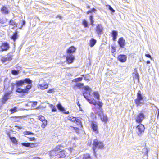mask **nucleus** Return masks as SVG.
<instances>
[{"instance_id":"nucleus-1","label":"nucleus","mask_w":159,"mask_h":159,"mask_svg":"<svg viewBox=\"0 0 159 159\" xmlns=\"http://www.w3.org/2000/svg\"><path fill=\"white\" fill-rule=\"evenodd\" d=\"M102 102L100 101H99L97 103V105L99 106L98 110V111L97 113L100 117L101 120L106 123L108 119L107 116L104 115L103 114L102 108Z\"/></svg>"},{"instance_id":"nucleus-2","label":"nucleus","mask_w":159,"mask_h":159,"mask_svg":"<svg viewBox=\"0 0 159 159\" xmlns=\"http://www.w3.org/2000/svg\"><path fill=\"white\" fill-rule=\"evenodd\" d=\"M51 154L53 156H57L59 158L64 157L66 156V152L60 149L53 150L51 152Z\"/></svg>"},{"instance_id":"nucleus-3","label":"nucleus","mask_w":159,"mask_h":159,"mask_svg":"<svg viewBox=\"0 0 159 159\" xmlns=\"http://www.w3.org/2000/svg\"><path fill=\"white\" fill-rule=\"evenodd\" d=\"M104 146L102 142L99 141L97 139L93 140L92 148L94 153H95L96 149L102 148Z\"/></svg>"},{"instance_id":"nucleus-4","label":"nucleus","mask_w":159,"mask_h":159,"mask_svg":"<svg viewBox=\"0 0 159 159\" xmlns=\"http://www.w3.org/2000/svg\"><path fill=\"white\" fill-rule=\"evenodd\" d=\"M135 103L137 106H141L143 104V97L142 96L141 92L138 91L137 95V98L135 100Z\"/></svg>"},{"instance_id":"nucleus-5","label":"nucleus","mask_w":159,"mask_h":159,"mask_svg":"<svg viewBox=\"0 0 159 159\" xmlns=\"http://www.w3.org/2000/svg\"><path fill=\"white\" fill-rule=\"evenodd\" d=\"M145 130L144 126L142 124H140L138 125L136 128V132L137 134L141 136L143 135L144 133Z\"/></svg>"},{"instance_id":"nucleus-6","label":"nucleus","mask_w":159,"mask_h":159,"mask_svg":"<svg viewBox=\"0 0 159 159\" xmlns=\"http://www.w3.org/2000/svg\"><path fill=\"white\" fill-rule=\"evenodd\" d=\"M32 81L29 79L26 78L24 80H21L20 81H17L16 83L17 87L21 86L23 85H24L25 83H28V84H31Z\"/></svg>"},{"instance_id":"nucleus-7","label":"nucleus","mask_w":159,"mask_h":159,"mask_svg":"<svg viewBox=\"0 0 159 159\" xmlns=\"http://www.w3.org/2000/svg\"><path fill=\"white\" fill-rule=\"evenodd\" d=\"M145 118V115L142 113H138L134 116V119L136 121L139 123H141Z\"/></svg>"},{"instance_id":"nucleus-8","label":"nucleus","mask_w":159,"mask_h":159,"mask_svg":"<svg viewBox=\"0 0 159 159\" xmlns=\"http://www.w3.org/2000/svg\"><path fill=\"white\" fill-rule=\"evenodd\" d=\"M95 30L97 34L100 35L103 34V28L101 24H98L96 26Z\"/></svg>"},{"instance_id":"nucleus-9","label":"nucleus","mask_w":159,"mask_h":159,"mask_svg":"<svg viewBox=\"0 0 159 159\" xmlns=\"http://www.w3.org/2000/svg\"><path fill=\"white\" fill-rule=\"evenodd\" d=\"M41 80L40 81L38 84V88L42 90H44L47 89L48 87V84L46 82L43 81L41 83Z\"/></svg>"},{"instance_id":"nucleus-10","label":"nucleus","mask_w":159,"mask_h":159,"mask_svg":"<svg viewBox=\"0 0 159 159\" xmlns=\"http://www.w3.org/2000/svg\"><path fill=\"white\" fill-rule=\"evenodd\" d=\"M12 56L10 53H9L7 56L2 57L1 61L3 63L7 61H11L12 59Z\"/></svg>"},{"instance_id":"nucleus-11","label":"nucleus","mask_w":159,"mask_h":159,"mask_svg":"<svg viewBox=\"0 0 159 159\" xmlns=\"http://www.w3.org/2000/svg\"><path fill=\"white\" fill-rule=\"evenodd\" d=\"M74 59V56L71 54H69L66 56V60L68 64L72 63Z\"/></svg>"},{"instance_id":"nucleus-12","label":"nucleus","mask_w":159,"mask_h":159,"mask_svg":"<svg viewBox=\"0 0 159 159\" xmlns=\"http://www.w3.org/2000/svg\"><path fill=\"white\" fill-rule=\"evenodd\" d=\"M91 126L93 131L96 133H98V130L97 123L95 122H92L91 123Z\"/></svg>"},{"instance_id":"nucleus-13","label":"nucleus","mask_w":159,"mask_h":159,"mask_svg":"<svg viewBox=\"0 0 159 159\" xmlns=\"http://www.w3.org/2000/svg\"><path fill=\"white\" fill-rule=\"evenodd\" d=\"M11 93V91L5 93L2 100V102L3 103H5L6 101L9 99V96Z\"/></svg>"},{"instance_id":"nucleus-14","label":"nucleus","mask_w":159,"mask_h":159,"mask_svg":"<svg viewBox=\"0 0 159 159\" xmlns=\"http://www.w3.org/2000/svg\"><path fill=\"white\" fill-rule=\"evenodd\" d=\"M118 43L121 48H123L125 44V41L123 37L119 38Z\"/></svg>"},{"instance_id":"nucleus-15","label":"nucleus","mask_w":159,"mask_h":159,"mask_svg":"<svg viewBox=\"0 0 159 159\" xmlns=\"http://www.w3.org/2000/svg\"><path fill=\"white\" fill-rule=\"evenodd\" d=\"M57 107L58 109L60 111L64 113L67 114H69V111H66V110L64 108L62 107L61 104L60 103H58L57 105Z\"/></svg>"},{"instance_id":"nucleus-16","label":"nucleus","mask_w":159,"mask_h":159,"mask_svg":"<svg viewBox=\"0 0 159 159\" xmlns=\"http://www.w3.org/2000/svg\"><path fill=\"white\" fill-rule=\"evenodd\" d=\"M118 60L122 62H125L127 59V57L126 55H120L118 57Z\"/></svg>"},{"instance_id":"nucleus-17","label":"nucleus","mask_w":159,"mask_h":159,"mask_svg":"<svg viewBox=\"0 0 159 159\" xmlns=\"http://www.w3.org/2000/svg\"><path fill=\"white\" fill-rule=\"evenodd\" d=\"M2 51L7 50L9 48V44L7 43L2 44L1 47Z\"/></svg>"},{"instance_id":"nucleus-18","label":"nucleus","mask_w":159,"mask_h":159,"mask_svg":"<svg viewBox=\"0 0 159 159\" xmlns=\"http://www.w3.org/2000/svg\"><path fill=\"white\" fill-rule=\"evenodd\" d=\"M1 12L4 14H7L9 13V11L7 7L4 6H3L1 9Z\"/></svg>"},{"instance_id":"nucleus-19","label":"nucleus","mask_w":159,"mask_h":159,"mask_svg":"<svg viewBox=\"0 0 159 159\" xmlns=\"http://www.w3.org/2000/svg\"><path fill=\"white\" fill-rule=\"evenodd\" d=\"M76 50V48L74 46H71L67 50V52L68 54H71V53L74 52Z\"/></svg>"},{"instance_id":"nucleus-20","label":"nucleus","mask_w":159,"mask_h":159,"mask_svg":"<svg viewBox=\"0 0 159 159\" xmlns=\"http://www.w3.org/2000/svg\"><path fill=\"white\" fill-rule=\"evenodd\" d=\"M21 144L23 146L32 148L34 147L35 145L34 143H23Z\"/></svg>"},{"instance_id":"nucleus-21","label":"nucleus","mask_w":159,"mask_h":159,"mask_svg":"<svg viewBox=\"0 0 159 159\" xmlns=\"http://www.w3.org/2000/svg\"><path fill=\"white\" fill-rule=\"evenodd\" d=\"M112 35L113 37V40L116 41L118 35L117 32L116 31L113 30L112 32Z\"/></svg>"},{"instance_id":"nucleus-22","label":"nucleus","mask_w":159,"mask_h":159,"mask_svg":"<svg viewBox=\"0 0 159 159\" xmlns=\"http://www.w3.org/2000/svg\"><path fill=\"white\" fill-rule=\"evenodd\" d=\"M133 76L134 80H139V75L136 71H134L133 74Z\"/></svg>"},{"instance_id":"nucleus-23","label":"nucleus","mask_w":159,"mask_h":159,"mask_svg":"<svg viewBox=\"0 0 159 159\" xmlns=\"http://www.w3.org/2000/svg\"><path fill=\"white\" fill-rule=\"evenodd\" d=\"M96 43V40L93 39H91L90 41V46L91 47H93Z\"/></svg>"},{"instance_id":"nucleus-24","label":"nucleus","mask_w":159,"mask_h":159,"mask_svg":"<svg viewBox=\"0 0 159 159\" xmlns=\"http://www.w3.org/2000/svg\"><path fill=\"white\" fill-rule=\"evenodd\" d=\"M87 101L90 103L96 105L97 103L96 101L93 98L92 99H87Z\"/></svg>"},{"instance_id":"nucleus-25","label":"nucleus","mask_w":159,"mask_h":159,"mask_svg":"<svg viewBox=\"0 0 159 159\" xmlns=\"http://www.w3.org/2000/svg\"><path fill=\"white\" fill-rule=\"evenodd\" d=\"M94 97L96 98L98 100H100V95L98 92H94L93 93Z\"/></svg>"},{"instance_id":"nucleus-26","label":"nucleus","mask_w":159,"mask_h":159,"mask_svg":"<svg viewBox=\"0 0 159 159\" xmlns=\"http://www.w3.org/2000/svg\"><path fill=\"white\" fill-rule=\"evenodd\" d=\"M90 91H89V92H84L83 93V95L84 97L87 100V99H88V98L90 96Z\"/></svg>"},{"instance_id":"nucleus-27","label":"nucleus","mask_w":159,"mask_h":159,"mask_svg":"<svg viewBox=\"0 0 159 159\" xmlns=\"http://www.w3.org/2000/svg\"><path fill=\"white\" fill-rule=\"evenodd\" d=\"M16 92L19 93H27L26 90H25L24 89H22L21 88H18L17 89Z\"/></svg>"},{"instance_id":"nucleus-28","label":"nucleus","mask_w":159,"mask_h":159,"mask_svg":"<svg viewBox=\"0 0 159 159\" xmlns=\"http://www.w3.org/2000/svg\"><path fill=\"white\" fill-rule=\"evenodd\" d=\"M83 84L81 83H77L76 85H75L74 86V89H76L77 88H80L81 87H82L83 86Z\"/></svg>"},{"instance_id":"nucleus-29","label":"nucleus","mask_w":159,"mask_h":159,"mask_svg":"<svg viewBox=\"0 0 159 159\" xmlns=\"http://www.w3.org/2000/svg\"><path fill=\"white\" fill-rule=\"evenodd\" d=\"M18 38L17 33V32H15L14 33L13 35L11 37V39H12L15 42L16 39Z\"/></svg>"},{"instance_id":"nucleus-30","label":"nucleus","mask_w":159,"mask_h":159,"mask_svg":"<svg viewBox=\"0 0 159 159\" xmlns=\"http://www.w3.org/2000/svg\"><path fill=\"white\" fill-rule=\"evenodd\" d=\"M9 24L12 26H14V27L17 26V24L16 22L13 20H11L9 22Z\"/></svg>"},{"instance_id":"nucleus-31","label":"nucleus","mask_w":159,"mask_h":159,"mask_svg":"<svg viewBox=\"0 0 159 159\" xmlns=\"http://www.w3.org/2000/svg\"><path fill=\"white\" fill-rule=\"evenodd\" d=\"M82 159H92V158L89 154H85L83 155Z\"/></svg>"},{"instance_id":"nucleus-32","label":"nucleus","mask_w":159,"mask_h":159,"mask_svg":"<svg viewBox=\"0 0 159 159\" xmlns=\"http://www.w3.org/2000/svg\"><path fill=\"white\" fill-rule=\"evenodd\" d=\"M10 139L11 141L14 144H16L17 143V141L16 139L13 137H10Z\"/></svg>"},{"instance_id":"nucleus-33","label":"nucleus","mask_w":159,"mask_h":159,"mask_svg":"<svg viewBox=\"0 0 159 159\" xmlns=\"http://www.w3.org/2000/svg\"><path fill=\"white\" fill-rule=\"evenodd\" d=\"M23 134L25 135H35V134L30 131H25L23 132Z\"/></svg>"},{"instance_id":"nucleus-34","label":"nucleus","mask_w":159,"mask_h":159,"mask_svg":"<svg viewBox=\"0 0 159 159\" xmlns=\"http://www.w3.org/2000/svg\"><path fill=\"white\" fill-rule=\"evenodd\" d=\"M67 119H68V120L72 121H77V120H76L77 119L75 117L68 116L67 117Z\"/></svg>"},{"instance_id":"nucleus-35","label":"nucleus","mask_w":159,"mask_h":159,"mask_svg":"<svg viewBox=\"0 0 159 159\" xmlns=\"http://www.w3.org/2000/svg\"><path fill=\"white\" fill-rule=\"evenodd\" d=\"M47 125V121L44 120L42 122V124L41 125V127L43 128H44Z\"/></svg>"},{"instance_id":"nucleus-36","label":"nucleus","mask_w":159,"mask_h":159,"mask_svg":"<svg viewBox=\"0 0 159 159\" xmlns=\"http://www.w3.org/2000/svg\"><path fill=\"white\" fill-rule=\"evenodd\" d=\"M84 89L85 90L88 91V92H89V91H90V92L91 91V89H90L89 86H85L84 87Z\"/></svg>"},{"instance_id":"nucleus-37","label":"nucleus","mask_w":159,"mask_h":159,"mask_svg":"<svg viewBox=\"0 0 159 159\" xmlns=\"http://www.w3.org/2000/svg\"><path fill=\"white\" fill-rule=\"evenodd\" d=\"M84 77V79L85 80L87 81H89V75H82Z\"/></svg>"},{"instance_id":"nucleus-38","label":"nucleus","mask_w":159,"mask_h":159,"mask_svg":"<svg viewBox=\"0 0 159 159\" xmlns=\"http://www.w3.org/2000/svg\"><path fill=\"white\" fill-rule=\"evenodd\" d=\"M55 89L52 88L51 89H50L48 91L47 93H52L54 92L55 91Z\"/></svg>"},{"instance_id":"nucleus-39","label":"nucleus","mask_w":159,"mask_h":159,"mask_svg":"<svg viewBox=\"0 0 159 159\" xmlns=\"http://www.w3.org/2000/svg\"><path fill=\"white\" fill-rule=\"evenodd\" d=\"M11 73L14 75H17L18 74L19 71L15 70H12Z\"/></svg>"},{"instance_id":"nucleus-40","label":"nucleus","mask_w":159,"mask_h":159,"mask_svg":"<svg viewBox=\"0 0 159 159\" xmlns=\"http://www.w3.org/2000/svg\"><path fill=\"white\" fill-rule=\"evenodd\" d=\"M107 7L108 9L111 11L112 12H114L115 11L113 9V8L111 7L110 5H107Z\"/></svg>"},{"instance_id":"nucleus-41","label":"nucleus","mask_w":159,"mask_h":159,"mask_svg":"<svg viewBox=\"0 0 159 159\" xmlns=\"http://www.w3.org/2000/svg\"><path fill=\"white\" fill-rule=\"evenodd\" d=\"M39 120L41 121H43L44 120H46L43 116H40L39 117Z\"/></svg>"},{"instance_id":"nucleus-42","label":"nucleus","mask_w":159,"mask_h":159,"mask_svg":"<svg viewBox=\"0 0 159 159\" xmlns=\"http://www.w3.org/2000/svg\"><path fill=\"white\" fill-rule=\"evenodd\" d=\"M83 79L82 77H79L75 79V81L76 82H79L81 81Z\"/></svg>"},{"instance_id":"nucleus-43","label":"nucleus","mask_w":159,"mask_h":159,"mask_svg":"<svg viewBox=\"0 0 159 159\" xmlns=\"http://www.w3.org/2000/svg\"><path fill=\"white\" fill-rule=\"evenodd\" d=\"M10 111L12 113L16 112L17 111V108L15 107L11 109Z\"/></svg>"},{"instance_id":"nucleus-44","label":"nucleus","mask_w":159,"mask_h":159,"mask_svg":"<svg viewBox=\"0 0 159 159\" xmlns=\"http://www.w3.org/2000/svg\"><path fill=\"white\" fill-rule=\"evenodd\" d=\"M83 25L85 27L88 26V23L86 21L84 20L83 22Z\"/></svg>"},{"instance_id":"nucleus-45","label":"nucleus","mask_w":159,"mask_h":159,"mask_svg":"<svg viewBox=\"0 0 159 159\" xmlns=\"http://www.w3.org/2000/svg\"><path fill=\"white\" fill-rule=\"evenodd\" d=\"M31 85H28L26 86V89H24L25 90H26L27 93L28 90L31 89Z\"/></svg>"},{"instance_id":"nucleus-46","label":"nucleus","mask_w":159,"mask_h":159,"mask_svg":"<svg viewBox=\"0 0 159 159\" xmlns=\"http://www.w3.org/2000/svg\"><path fill=\"white\" fill-rule=\"evenodd\" d=\"M16 85V83H11V90H13L14 88L15 87V86Z\"/></svg>"},{"instance_id":"nucleus-47","label":"nucleus","mask_w":159,"mask_h":159,"mask_svg":"<svg viewBox=\"0 0 159 159\" xmlns=\"http://www.w3.org/2000/svg\"><path fill=\"white\" fill-rule=\"evenodd\" d=\"M21 24H22V25H21V27L19 28L20 29H21L22 28L23 26L25 25V21L24 20H23L22 23H21Z\"/></svg>"},{"instance_id":"nucleus-48","label":"nucleus","mask_w":159,"mask_h":159,"mask_svg":"<svg viewBox=\"0 0 159 159\" xmlns=\"http://www.w3.org/2000/svg\"><path fill=\"white\" fill-rule=\"evenodd\" d=\"M145 56L146 57L150 58L151 59V60H152V57H151V56L150 54H146L145 55Z\"/></svg>"},{"instance_id":"nucleus-49","label":"nucleus","mask_w":159,"mask_h":159,"mask_svg":"<svg viewBox=\"0 0 159 159\" xmlns=\"http://www.w3.org/2000/svg\"><path fill=\"white\" fill-rule=\"evenodd\" d=\"M116 51V49H115V47L113 46L112 47L111 52L112 53L115 52Z\"/></svg>"},{"instance_id":"nucleus-50","label":"nucleus","mask_w":159,"mask_h":159,"mask_svg":"<svg viewBox=\"0 0 159 159\" xmlns=\"http://www.w3.org/2000/svg\"><path fill=\"white\" fill-rule=\"evenodd\" d=\"M57 111V109L56 108V107H53L52 110V112H56Z\"/></svg>"},{"instance_id":"nucleus-51","label":"nucleus","mask_w":159,"mask_h":159,"mask_svg":"<svg viewBox=\"0 0 159 159\" xmlns=\"http://www.w3.org/2000/svg\"><path fill=\"white\" fill-rule=\"evenodd\" d=\"M28 138H29L30 141H33L35 140V138L34 137L31 138H29L28 137Z\"/></svg>"},{"instance_id":"nucleus-52","label":"nucleus","mask_w":159,"mask_h":159,"mask_svg":"<svg viewBox=\"0 0 159 159\" xmlns=\"http://www.w3.org/2000/svg\"><path fill=\"white\" fill-rule=\"evenodd\" d=\"M37 102H34L32 104V106H36L37 105Z\"/></svg>"},{"instance_id":"nucleus-53","label":"nucleus","mask_w":159,"mask_h":159,"mask_svg":"<svg viewBox=\"0 0 159 159\" xmlns=\"http://www.w3.org/2000/svg\"><path fill=\"white\" fill-rule=\"evenodd\" d=\"M56 18H59L61 20L62 18L61 16H59V15H57L56 16Z\"/></svg>"},{"instance_id":"nucleus-54","label":"nucleus","mask_w":159,"mask_h":159,"mask_svg":"<svg viewBox=\"0 0 159 159\" xmlns=\"http://www.w3.org/2000/svg\"><path fill=\"white\" fill-rule=\"evenodd\" d=\"M91 10L92 12H95V11H96V10L94 8H92Z\"/></svg>"},{"instance_id":"nucleus-55","label":"nucleus","mask_w":159,"mask_h":159,"mask_svg":"<svg viewBox=\"0 0 159 159\" xmlns=\"http://www.w3.org/2000/svg\"><path fill=\"white\" fill-rule=\"evenodd\" d=\"M55 106H54L52 104H50L49 105V107L52 109L53 107H54Z\"/></svg>"},{"instance_id":"nucleus-56","label":"nucleus","mask_w":159,"mask_h":159,"mask_svg":"<svg viewBox=\"0 0 159 159\" xmlns=\"http://www.w3.org/2000/svg\"><path fill=\"white\" fill-rule=\"evenodd\" d=\"M91 22V24L92 25H93V23H94V21L93 20H90Z\"/></svg>"},{"instance_id":"nucleus-57","label":"nucleus","mask_w":159,"mask_h":159,"mask_svg":"<svg viewBox=\"0 0 159 159\" xmlns=\"http://www.w3.org/2000/svg\"><path fill=\"white\" fill-rule=\"evenodd\" d=\"M92 12V11H91V10H89V11H88V12H87V14H89V13H91Z\"/></svg>"},{"instance_id":"nucleus-58","label":"nucleus","mask_w":159,"mask_h":159,"mask_svg":"<svg viewBox=\"0 0 159 159\" xmlns=\"http://www.w3.org/2000/svg\"><path fill=\"white\" fill-rule=\"evenodd\" d=\"M89 19H90V20H93V16H92V15L90 16L89 17Z\"/></svg>"},{"instance_id":"nucleus-59","label":"nucleus","mask_w":159,"mask_h":159,"mask_svg":"<svg viewBox=\"0 0 159 159\" xmlns=\"http://www.w3.org/2000/svg\"><path fill=\"white\" fill-rule=\"evenodd\" d=\"M150 63V61H147V64H149Z\"/></svg>"},{"instance_id":"nucleus-60","label":"nucleus","mask_w":159,"mask_h":159,"mask_svg":"<svg viewBox=\"0 0 159 159\" xmlns=\"http://www.w3.org/2000/svg\"><path fill=\"white\" fill-rule=\"evenodd\" d=\"M77 104L80 107V104L79 102H78L77 103Z\"/></svg>"},{"instance_id":"nucleus-61","label":"nucleus","mask_w":159,"mask_h":159,"mask_svg":"<svg viewBox=\"0 0 159 159\" xmlns=\"http://www.w3.org/2000/svg\"><path fill=\"white\" fill-rule=\"evenodd\" d=\"M34 159H40L39 157H36L34 158Z\"/></svg>"},{"instance_id":"nucleus-62","label":"nucleus","mask_w":159,"mask_h":159,"mask_svg":"<svg viewBox=\"0 0 159 159\" xmlns=\"http://www.w3.org/2000/svg\"><path fill=\"white\" fill-rule=\"evenodd\" d=\"M39 107H37L36 108V110H38V109H39Z\"/></svg>"},{"instance_id":"nucleus-63","label":"nucleus","mask_w":159,"mask_h":159,"mask_svg":"<svg viewBox=\"0 0 159 159\" xmlns=\"http://www.w3.org/2000/svg\"><path fill=\"white\" fill-rule=\"evenodd\" d=\"M158 116H159V110L158 111Z\"/></svg>"},{"instance_id":"nucleus-64","label":"nucleus","mask_w":159,"mask_h":159,"mask_svg":"<svg viewBox=\"0 0 159 159\" xmlns=\"http://www.w3.org/2000/svg\"><path fill=\"white\" fill-rule=\"evenodd\" d=\"M87 7L88 8H90V6H87Z\"/></svg>"}]
</instances>
